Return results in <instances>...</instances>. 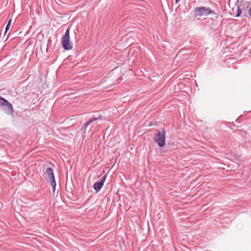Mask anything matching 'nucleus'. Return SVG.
<instances>
[{
  "mask_svg": "<svg viewBox=\"0 0 251 251\" xmlns=\"http://www.w3.org/2000/svg\"><path fill=\"white\" fill-rule=\"evenodd\" d=\"M195 15L196 17L201 16L204 12V7H197L195 10Z\"/></svg>",
  "mask_w": 251,
  "mask_h": 251,
  "instance_id": "7",
  "label": "nucleus"
},
{
  "mask_svg": "<svg viewBox=\"0 0 251 251\" xmlns=\"http://www.w3.org/2000/svg\"><path fill=\"white\" fill-rule=\"evenodd\" d=\"M154 140L159 147H164L166 143V132L165 130L163 129L157 130Z\"/></svg>",
  "mask_w": 251,
  "mask_h": 251,
  "instance_id": "1",
  "label": "nucleus"
},
{
  "mask_svg": "<svg viewBox=\"0 0 251 251\" xmlns=\"http://www.w3.org/2000/svg\"><path fill=\"white\" fill-rule=\"evenodd\" d=\"M7 102L8 101L6 100L2 97H0V109H2Z\"/></svg>",
  "mask_w": 251,
  "mask_h": 251,
  "instance_id": "9",
  "label": "nucleus"
},
{
  "mask_svg": "<svg viewBox=\"0 0 251 251\" xmlns=\"http://www.w3.org/2000/svg\"><path fill=\"white\" fill-rule=\"evenodd\" d=\"M106 177V175H103L99 182H97L94 184L93 188L96 192H99L101 189L103 185L104 181H105Z\"/></svg>",
  "mask_w": 251,
  "mask_h": 251,
  "instance_id": "5",
  "label": "nucleus"
},
{
  "mask_svg": "<svg viewBox=\"0 0 251 251\" xmlns=\"http://www.w3.org/2000/svg\"><path fill=\"white\" fill-rule=\"evenodd\" d=\"M180 0H176V3H177L178 2H179Z\"/></svg>",
  "mask_w": 251,
  "mask_h": 251,
  "instance_id": "14",
  "label": "nucleus"
},
{
  "mask_svg": "<svg viewBox=\"0 0 251 251\" xmlns=\"http://www.w3.org/2000/svg\"><path fill=\"white\" fill-rule=\"evenodd\" d=\"M100 118L101 116L100 115H99L97 117H94L92 119H90L89 121H88L87 122L84 124V126H85L86 128L91 122Z\"/></svg>",
  "mask_w": 251,
  "mask_h": 251,
  "instance_id": "8",
  "label": "nucleus"
},
{
  "mask_svg": "<svg viewBox=\"0 0 251 251\" xmlns=\"http://www.w3.org/2000/svg\"><path fill=\"white\" fill-rule=\"evenodd\" d=\"M242 13V10L240 8L239 6L237 7V14L235 16H234L235 17H239L240 16L241 14Z\"/></svg>",
  "mask_w": 251,
  "mask_h": 251,
  "instance_id": "10",
  "label": "nucleus"
},
{
  "mask_svg": "<svg viewBox=\"0 0 251 251\" xmlns=\"http://www.w3.org/2000/svg\"><path fill=\"white\" fill-rule=\"evenodd\" d=\"M249 14L250 17L251 18V6L250 7V9H249Z\"/></svg>",
  "mask_w": 251,
  "mask_h": 251,
  "instance_id": "12",
  "label": "nucleus"
},
{
  "mask_svg": "<svg viewBox=\"0 0 251 251\" xmlns=\"http://www.w3.org/2000/svg\"><path fill=\"white\" fill-rule=\"evenodd\" d=\"M210 16V18L212 21L217 20L219 15L215 10L210 7H205V16Z\"/></svg>",
  "mask_w": 251,
  "mask_h": 251,
  "instance_id": "4",
  "label": "nucleus"
},
{
  "mask_svg": "<svg viewBox=\"0 0 251 251\" xmlns=\"http://www.w3.org/2000/svg\"><path fill=\"white\" fill-rule=\"evenodd\" d=\"M2 110L7 115L13 116V108L11 103L8 101L5 105L2 108Z\"/></svg>",
  "mask_w": 251,
  "mask_h": 251,
  "instance_id": "6",
  "label": "nucleus"
},
{
  "mask_svg": "<svg viewBox=\"0 0 251 251\" xmlns=\"http://www.w3.org/2000/svg\"><path fill=\"white\" fill-rule=\"evenodd\" d=\"M207 19H208V18H204V20H205V25L206 24H207V23L209 22V21H208L206 20Z\"/></svg>",
  "mask_w": 251,
  "mask_h": 251,
  "instance_id": "13",
  "label": "nucleus"
},
{
  "mask_svg": "<svg viewBox=\"0 0 251 251\" xmlns=\"http://www.w3.org/2000/svg\"><path fill=\"white\" fill-rule=\"evenodd\" d=\"M11 22H12V20H10L8 23H7V25L6 26V28H5V32H6L9 29L10 26V25H11Z\"/></svg>",
  "mask_w": 251,
  "mask_h": 251,
  "instance_id": "11",
  "label": "nucleus"
},
{
  "mask_svg": "<svg viewBox=\"0 0 251 251\" xmlns=\"http://www.w3.org/2000/svg\"><path fill=\"white\" fill-rule=\"evenodd\" d=\"M46 173L47 175L48 179L50 181V184L52 188V191L53 192H54L55 189L56 183L53 171L50 168H48L46 169Z\"/></svg>",
  "mask_w": 251,
  "mask_h": 251,
  "instance_id": "3",
  "label": "nucleus"
},
{
  "mask_svg": "<svg viewBox=\"0 0 251 251\" xmlns=\"http://www.w3.org/2000/svg\"><path fill=\"white\" fill-rule=\"evenodd\" d=\"M70 29L68 28L65 34L62 38L61 43L63 48L65 50H70L72 49V45L70 42Z\"/></svg>",
  "mask_w": 251,
  "mask_h": 251,
  "instance_id": "2",
  "label": "nucleus"
}]
</instances>
